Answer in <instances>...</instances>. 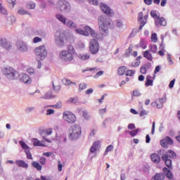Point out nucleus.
Returning <instances> with one entry per match:
<instances>
[{"instance_id":"19","label":"nucleus","mask_w":180,"mask_h":180,"mask_svg":"<svg viewBox=\"0 0 180 180\" xmlns=\"http://www.w3.org/2000/svg\"><path fill=\"white\" fill-rule=\"evenodd\" d=\"M164 179H165V176L162 173H158L151 178V180H164Z\"/></svg>"},{"instance_id":"36","label":"nucleus","mask_w":180,"mask_h":180,"mask_svg":"<svg viewBox=\"0 0 180 180\" xmlns=\"http://www.w3.org/2000/svg\"><path fill=\"white\" fill-rule=\"evenodd\" d=\"M134 74H136V70H128L125 72L127 77H133Z\"/></svg>"},{"instance_id":"35","label":"nucleus","mask_w":180,"mask_h":180,"mask_svg":"<svg viewBox=\"0 0 180 180\" xmlns=\"http://www.w3.org/2000/svg\"><path fill=\"white\" fill-rule=\"evenodd\" d=\"M160 144L163 148H168V146H169V143L165 141V138L160 141Z\"/></svg>"},{"instance_id":"33","label":"nucleus","mask_w":180,"mask_h":180,"mask_svg":"<svg viewBox=\"0 0 180 180\" xmlns=\"http://www.w3.org/2000/svg\"><path fill=\"white\" fill-rule=\"evenodd\" d=\"M158 49L157 47V45H150L149 47V51H151V53H153L154 54H155V53H157Z\"/></svg>"},{"instance_id":"45","label":"nucleus","mask_w":180,"mask_h":180,"mask_svg":"<svg viewBox=\"0 0 180 180\" xmlns=\"http://www.w3.org/2000/svg\"><path fill=\"white\" fill-rule=\"evenodd\" d=\"M166 176L169 179L174 180V175L172 174V172H171V170H168V172L166 173Z\"/></svg>"},{"instance_id":"13","label":"nucleus","mask_w":180,"mask_h":180,"mask_svg":"<svg viewBox=\"0 0 180 180\" xmlns=\"http://www.w3.org/2000/svg\"><path fill=\"white\" fill-rule=\"evenodd\" d=\"M100 144H101V141H95L90 148V153H91L92 154H94V153H96V151H98V150L99 149Z\"/></svg>"},{"instance_id":"6","label":"nucleus","mask_w":180,"mask_h":180,"mask_svg":"<svg viewBox=\"0 0 180 180\" xmlns=\"http://www.w3.org/2000/svg\"><path fill=\"white\" fill-rule=\"evenodd\" d=\"M63 119L70 124H74L77 122V117L70 111H65L63 113Z\"/></svg>"},{"instance_id":"7","label":"nucleus","mask_w":180,"mask_h":180,"mask_svg":"<svg viewBox=\"0 0 180 180\" xmlns=\"http://www.w3.org/2000/svg\"><path fill=\"white\" fill-rule=\"evenodd\" d=\"M89 51L91 54H98L99 51V42L96 39H91L89 42Z\"/></svg>"},{"instance_id":"30","label":"nucleus","mask_w":180,"mask_h":180,"mask_svg":"<svg viewBox=\"0 0 180 180\" xmlns=\"http://www.w3.org/2000/svg\"><path fill=\"white\" fill-rule=\"evenodd\" d=\"M43 98L44 99H53V98H56V96L53 95V93L50 91L45 94Z\"/></svg>"},{"instance_id":"47","label":"nucleus","mask_w":180,"mask_h":180,"mask_svg":"<svg viewBox=\"0 0 180 180\" xmlns=\"http://www.w3.org/2000/svg\"><path fill=\"white\" fill-rule=\"evenodd\" d=\"M160 70H161V68L160 67V65L156 66V68L154 70V75L153 77V79H155V74H157L158 72H160Z\"/></svg>"},{"instance_id":"20","label":"nucleus","mask_w":180,"mask_h":180,"mask_svg":"<svg viewBox=\"0 0 180 180\" xmlns=\"http://www.w3.org/2000/svg\"><path fill=\"white\" fill-rule=\"evenodd\" d=\"M143 56L145 58H147L148 61H153V54H151L148 50L145 51L143 53Z\"/></svg>"},{"instance_id":"56","label":"nucleus","mask_w":180,"mask_h":180,"mask_svg":"<svg viewBox=\"0 0 180 180\" xmlns=\"http://www.w3.org/2000/svg\"><path fill=\"white\" fill-rule=\"evenodd\" d=\"M53 88L54 89V91H56V92H58V91H60V89H61V86L60 85H54V83H53Z\"/></svg>"},{"instance_id":"60","label":"nucleus","mask_w":180,"mask_h":180,"mask_svg":"<svg viewBox=\"0 0 180 180\" xmlns=\"http://www.w3.org/2000/svg\"><path fill=\"white\" fill-rule=\"evenodd\" d=\"M103 71L101 70L99 72H98L95 75H94V78H98V77H101V75H103Z\"/></svg>"},{"instance_id":"32","label":"nucleus","mask_w":180,"mask_h":180,"mask_svg":"<svg viewBox=\"0 0 180 180\" xmlns=\"http://www.w3.org/2000/svg\"><path fill=\"white\" fill-rule=\"evenodd\" d=\"M76 32L79 34H82L83 36H89V32H88L87 31L82 30L81 29H77Z\"/></svg>"},{"instance_id":"3","label":"nucleus","mask_w":180,"mask_h":180,"mask_svg":"<svg viewBox=\"0 0 180 180\" xmlns=\"http://www.w3.org/2000/svg\"><path fill=\"white\" fill-rule=\"evenodd\" d=\"M176 158V153L174 150H169L162 155V160L169 169H172V160Z\"/></svg>"},{"instance_id":"18","label":"nucleus","mask_w":180,"mask_h":180,"mask_svg":"<svg viewBox=\"0 0 180 180\" xmlns=\"http://www.w3.org/2000/svg\"><path fill=\"white\" fill-rule=\"evenodd\" d=\"M151 106H153V108H157L158 109H161L164 105H162V103H161V101L159 99H156L155 101L151 103Z\"/></svg>"},{"instance_id":"5","label":"nucleus","mask_w":180,"mask_h":180,"mask_svg":"<svg viewBox=\"0 0 180 180\" xmlns=\"http://www.w3.org/2000/svg\"><path fill=\"white\" fill-rule=\"evenodd\" d=\"M56 9L60 12H70L71 5L65 0H59L56 4Z\"/></svg>"},{"instance_id":"53","label":"nucleus","mask_w":180,"mask_h":180,"mask_svg":"<svg viewBox=\"0 0 180 180\" xmlns=\"http://www.w3.org/2000/svg\"><path fill=\"white\" fill-rule=\"evenodd\" d=\"M141 74H147V69L145 65L142 66L140 70Z\"/></svg>"},{"instance_id":"41","label":"nucleus","mask_w":180,"mask_h":180,"mask_svg":"<svg viewBox=\"0 0 180 180\" xmlns=\"http://www.w3.org/2000/svg\"><path fill=\"white\" fill-rule=\"evenodd\" d=\"M91 58V55L89 53H84L80 56L81 60H89Z\"/></svg>"},{"instance_id":"62","label":"nucleus","mask_w":180,"mask_h":180,"mask_svg":"<svg viewBox=\"0 0 180 180\" xmlns=\"http://www.w3.org/2000/svg\"><path fill=\"white\" fill-rule=\"evenodd\" d=\"M54 110L53 109H48L46 110V115H54Z\"/></svg>"},{"instance_id":"55","label":"nucleus","mask_w":180,"mask_h":180,"mask_svg":"<svg viewBox=\"0 0 180 180\" xmlns=\"http://www.w3.org/2000/svg\"><path fill=\"white\" fill-rule=\"evenodd\" d=\"M77 102H78V100H77L75 98H70L68 101V103H77Z\"/></svg>"},{"instance_id":"9","label":"nucleus","mask_w":180,"mask_h":180,"mask_svg":"<svg viewBox=\"0 0 180 180\" xmlns=\"http://www.w3.org/2000/svg\"><path fill=\"white\" fill-rule=\"evenodd\" d=\"M67 32L62 31V32H57L56 33V41L60 43V44H64L65 41H67Z\"/></svg>"},{"instance_id":"61","label":"nucleus","mask_w":180,"mask_h":180,"mask_svg":"<svg viewBox=\"0 0 180 180\" xmlns=\"http://www.w3.org/2000/svg\"><path fill=\"white\" fill-rule=\"evenodd\" d=\"M159 101L162 104L165 103V102H167V96L165 95L162 98H159Z\"/></svg>"},{"instance_id":"44","label":"nucleus","mask_w":180,"mask_h":180,"mask_svg":"<svg viewBox=\"0 0 180 180\" xmlns=\"http://www.w3.org/2000/svg\"><path fill=\"white\" fill-rule=\"evenodd\" d=\"M132 51H133V46H129V48L126 51L127 57H129V56H130V54H131Z\"/></svg>"},{"instance_id":"63","label":"nucleus","mask_w":180,"mask_h":180,"mask_svg":"<svg viewBox=\"0 0 180 180\" xmlns=\"http://www.w3.org/2000/svg\"><path fill=\"white\" fill-rule=\"evenodd\" d=\"M39 162H40V164H41V165H46V158H40Z\"/></svg>"},{"instance_id":"31","label":"nucleus","mask_w":180,"mask_h":180,"mask_svg":"<svg viewBox=\"0 0 180 180\" xmlns=\"http://www.w3.org/2000/svg\"><path fill=\"white\" fill-rule=\"evenodd\" d=\"M50 108H54V109H61L63 108V103L58 101L55 105H49Z\"/></svg>"},{"instance_id":"29","label":"nucleus","mask_w":180,"mask_h":180,"mask_svg":"<svg viewBox=\"0 0 180 180\" xmlns=\"http://www.w3.org/2000/svg\"><path fill=\"white\" fill-rule=\"evenodd\" d=\"M62 82L63 85H77L75 82H72L70 79H63Z\"/></svg>"},{"instance_id":"10","label":"nucleus","mask_w":180,"mask_h":180,"mask_svg":"<svg viewBox=\"0 0 180 180\" xmlns=\"http://www.w3.org/2000/svg\"><path fill=\"white\" fill-rule=\"evenodd\" d=\"M100 8L102 12H103V13L108 15V16H112V15L113 14V11L110 9V7L105 4L101 3L100 4Z\"/></svg>"},{"instance_id":"23","label":"nucleus","mask_w":180,"mask_h":180,"mask_svg":"<svg viewBox=\"0 0 180 180\" xmlns=\"http://www.w3.org/2000/svg\"><path fill=\"white\" fill-rule=\"evenodd\" d=\"M31 165L34 168H36L37 171H41L43 168V167L41 166V165H40V163H39V162L34 161L31 163Z\"/></svg>"},{"instance_id":"15","label":"nucleus","mask_w":180,"mask_h":180,"mask_svg":"<svg viewBox=\"0 0 180 180\" xmlns=\"http://www.w3.org/2000/svg\"><path fill=\"white\" fill-rule=\"evenodd\" d=\"M32 141L33 143V146H34V147H46V145L43 143H44V141H39L37 139H32Z\"/></svg>"},{"instance_id":"28","label":"nucleus","mask_w":180,"mask_h":180,"mask_svg":"<svg viewBox=\"0 0 180 180\" xmlns=\"http://www.w3.org/2000/svg\"><path fill=\"white\" fill-rule=\"evenodd\" d=\"M150 16H152V18H153V19H155V20L156 19H158V18H160V13H158V11L152 10L150 11Z\"/></svg>"},{"instance_id":"59","label":"nucleus","mask_w":180,"mask_h":180,"mask_svg":"<svg viewBox=\"0 0 180 180\" xmlns=\"http://www.w3.org/2000/svg\"><path fill=\"white\" fill-rule=\"evenodd\" d=\"M143 18H144V14H143V12H140L139 13V18H138V20L139 22H143Z\"/></svg>"},{"instance_id":"12","label":"nucleus","mask_w":180,"mask_h":180,"mask_svg":"<svg viewBox=\"0 0 180 180\" xmlns=\"http://www.w3.org/2000/svg\"><path fill=\"white\" fill-rule=\"evenodd\" d=\"M0 46L6 50H12V45L11 44V42H9V41L6 40L5 38L1 39Z\"/></svg>"},{"instance_id":"14","label":"nucleus","mask_w":180,"mask_h":180,"mask_svg":"<svg viewBox=\"0 0 180 180\" xmlns=\"http://www.w3.org/2000/svg\"><path fill=\"white\" fill-rule=\"evenodd\" d=\"M144 19L145 20L141 21V25L139 26V27L136 31V29H134L132 30L133 33H136V32H140V30H141V29L144 27V26L146 25V23H147V20L148 19V15H145Z\"/></svg>"},{"instance_id":"11","label":"nucleus","mask_w":180,"mask_h":180,"mask_svg":"<svg viewBox=\"0 0 180 180\" xmlns=\"http://www.w3.org/2000/svg\"><path fill=\"white\" fill-rule=\"evenodd\" d=\"M155 25L157 27H165L167 26V20L164 17H158L155 20Z\"/></svg>"},{"instance_id":"51","label":"nucleus","mask_w":180,"mask_h":180,"mask_svg":"<svg viewBox=\"0 0 180 180\" xmlns=\"http://www.w3.org/2000/svg\"><path fill=\"white\" fill-rule=\"evenodd\" d=\"M148 115V112H147L146 110H141L139 113V116L141 117H143V116H147Z\"/></svg>"},{"instance_id":"49","label":"nucleus","mask_w":180,"mask_h":180,"mask_svg":"<svg viewBox=\"0 0 180 180\" xmlns=\"http://www.w3.org/2000/svg\"><path fill=\"white\" fill-rule=\"evenodd\" d=\"M141 93H140V90L135 89L133 91V96H140Z\"/></svg>"},{"instance_id":"50","label":"nucleus","mask_w":180,"mask_h":180,"mask_svg":"<svg viewBox=\"0 0 180 180\" xmlns=\"http://www.w3.org/2000/svg\"><path fill=\"white\" fill-rule=\"evenodd\" d=\"M90 4L98 6L99 5V0H89Z\"/></svg>"},{"instance_id":"16","label":"nucleus","mask_w":180,"mask_h":180,"mask_svg":"<svg viewBox=\"0 0 180 180\" xmlns=\"http://www.w3.org/2000/svg\"><path fill=\"white\" fill-rule=\"evenodd\" d=\"M15 164L16 165H18V167H20L21 168H25V169H27V168H29V164L25 162V160H16Z\"/></svg>"},{"instance_id":"38","label":"nucleus","mask_w":180,"mask_h":180,"mask_svg":"<svg viewBox=\"0 0 180 180\" xmlns=\"http://www.w3.org/2000/svg\"><path fill=\"white\" fill-rule=\"evenodd\" d=\"M139 131H140V129H136L133 130V131H129V134H130V136L131 137H134L135 136H137V134L139 133Z\"/></svg>"},{"instance_id":"46","label":"nucleus","mask_w":180,"mask_h":180,"mask_svg":"<svg viewBox=\"0 0 180 180\" xmlns=\"http://www.w3.org/2000/svg\"><path fill=\"white\" fill-rule=\"evenodd\" d=\"M0 12L3 13V15H8V11L2 6V4H0Z\"/></svg>"},{"instance_id":"17","label":"nucleus","mask_w":180,"mask_h":180,"mask_svg":"<svg viewBox=\"0 0 180 180\" xmlns=\"http://www.w3.org/2000/svg\"><path fill=\"white\" fill-rule=\"evenodd\" d=\"M150 158H151L153 162H154L155 164H159V162L161 161V158L157 153H153L150 155Z\"/></svg>"},{"instance_id":"25","label":"nucleus","mask_w":180,"mask_h":180,"mask_svg":"<svg viewBox=\"0 0 180 180\" xmlns=\"http://www.w3.org/2000/svg\"><path fill=\"white\" fill-rule=\"evenodd\" d=\"M126 70H127V68L126 66L120 67L117 70L118 75H124V73L126 72Z\"/></svg>"},{"instance_id":"37","label":"nucleus","mask_w":180,"mask_h":180,"mask_svg":"<svg viewBox=\"0 0 180 180\" xmlns=\"http://www.w3.org/2000/svg\"><path fill=\"white\" fill-rule=\"evenodd\" d=\"M27 8L28 9H34L36 8V4L33 1H30L27 4Z\"/></svg>"},{"instance_id":"2","label":"nucleus","mask_w":180,"mask_h":180,"mask_svg":"<svg viewBox=\"0 0 180 180\" xmlns=\"http://www.w3.org/2000/svg\"><path fill=\"white\" fill-rule=\"evenodd\" d=\"M74 54H75V49H74V46L69 45L68 46V50L62 51L59 57L62 61L70 63L74 60Z\"/></svg>"},{"instance_id":"8","label":"nucleus","mask_w":180,"mask_h":180,"mask_svg":"<svg viewBox=\"0 0 180 180\" xmlns=\"http://www.w3.org/2000/svg\"><path fill=\"white\" fill-rule=\"evenodd\" d=\"M34 53L37 57H40L41 60H44L47 57V49L44 45L35 48Z\"/></svg>"},{"instance_id":"39","label":"nucleus","mask_w":180,"mask_h":180,"mask_svg":"<svg viewBox=\"0 0 180 180\" xmlns=\"http://www.w3.org/2000/svg\"><path fill=\"white\" fill-rule=\"evenodd\" d=\"M151 41L153 43H157V41H158V37H157V34L156 33H153L151 34Z\"/></svg>"},{"instance_id":"43","label":"nucleus","mask_w":180,"mask_h":180,"mask_svg":"<svg viewBox=\"0 0 180 180\" xmlns=\"http://www.w3.org/2000/svg\"><path fill=\"white\" fill-rule=\"evenodd\" d=\"M88 86L86 85V83H81L79 85V91H84V89H86V87Z\"/></svg>"},{"instance_id":"4","label":"nucleus","mask_w":180,"mask_h":180,"mask_svg":"<svg viewBox=\"0 0 180 180\" xmlns=\"http://www.w3.org/2000/svg\"><path fill=\"white\" fill-rule=\"evenodd\" d=\"M81 133H82L81 126L78 124L72 125L70 129L69 138L70 140H78L81 136Z\"/></svg>"},{"instance_id":"48","label":"nucleus","mask_w":180,"mask_h":180,"mask_svg":"<svg viewBox=\"0 0 180 180\" xmlns=\"http://www.w3.org/2000/svg\"><path fill=\"white\" fill-rule=\"evenodd\" d=\"M165 139V141H167L169 144L170 145L174 144V141H172V139H171V137L166 136Z\"/></svg>"},{"instance_id":"27","label":"nucleus","mask_w":180,"mask_h":180,"mask_svg":"<svg viewBox=\"0 0 180 180\" xmlns=\"http://www.w3.org/2000/svg\"><path fill=\"white\" fill-rule=\"evenodd\" d=\"M66 26L70 27V29H77V24H75L72 20H68L66 23Z\"/></svg>"},{"instance_id":"52","label":"nucleus","mask_w":180,"mask_h":180,"mask_svg":"<svg viewBox=\"0 0 180 180\" xmlns=\"http://www.w3.org/2000/svg\"><path fill=\"white\" fill-rule=\"evenodd\" d=\"M90 34H91V37H94V39H98V34H96V32H95V30H91Z\"/></svg>"},{"instance_id":"22","label":"nucleus","mask_w":180,"mask_h":180,"mask_svg":"<svg viewBox=\"0 0 180 180\" xmlns=\"http://www.w3.org/2000/svg\"><path fill=\"white\" fill-rule=\"evenodd\" d=\"M18 49L20 51H27V46L23 42H20L17 44Z\"/></svg>"},{"instance_id":"54","label":"nucleus","mask_w":180,"mask_h":180,"mask_svg":"<svg viewBox=\"0 0 180 180\" xmlns=\"http://www.w3.org/2000/svg\"><path fill=\"white\" fill-rule=\"evenodd\" d=\"M112 150H113V146L112 145L108 146L105 149V154H108L109 151H112Z\"/></svg>"},{"instance_id":"26","label":"nucleus","mask_w":180,"mask_h":180,"mask_svg":"<svg viewBox=\"0 0 180 180\" xmlns=\"http://www.w3.org/2000/svg\"><path fill=\"white\" fill-rule=\"evenodd\" d=\"M153 77L151 76L146 77V82L145 83L146 86H153Z\"/></svg>"},{"instance_id":"21","label":"nucleus","mask_w":180,"mask_h":180,"mask_svg":"<svg viewBox=\"0 0 180 180\" xmlns=\"http://www.w3.org/2000/svg\"><path fill=\"white\" fill-rule=\"evenodd\" d=\"M21 81L24 82V84H31L32 83V79H30V77L27 75H22L21 77Z\"/></svg>"},{"instance_id":"24","label":"nucleus","mask_w":180,"mask_h":180,"mask_svg":"<svg viewBox=\"0 0 180 180\" xmlns=\"http://www.w3.org/2000/svg\"><path fill=\"white\" fill-rule=\"evenodd\" d=\"M56 19H58V20H59L60 22H63V25H66L67 23V18H65V16L61 14H57Z\"/></svg>"},{"instance_id":"42","label":"nucleus","mask_w":180,"mask_h":180,"mask_svg":"<svg viewBox=\"0 0 180 180\" xmlns=\"http://www.w3.org/2000/svg\"><path fill=\"white\" fill-rule=\"evenodd\" d=\"M25 153L26 154L27 160H33V156H32V153H30V150L29 149L25 150Z\"/></svg>"},{"instance_id":"58","label":"nucleus","mask_w":180,"mask_h":180,"mask_svg":"<svg viewBox=\"0 0 180 180\" xmlns=\"http://www.w3.org/2000/svg\"><path fill=\"white\" fill-rule=\"evenodd\" d=\"M18 13H19L20 15H27V11L23 10V8H20V9L18 10Z\"/></svg>"},{"instance_id":"64","label":"nucleus","mask_w":180,"mask_h":180,"mask_svg":"<svg viewBox=\"0 0 180 180\" xmlns=\"http://www.w3.org/2000/svg\"><path fill=\"white\" fill-rule=\"evenodd\" d=\"M41 179L42 180H51V178L46 176H41Z\"/></svg>"},{"instance_id":"34","label":"nucleus","mask_w":180,"mask_h":180,"mask_svg":"<svg viewBox=\"0 0 180 180\" xmlns=\"http://www.w3.org/2000/svg\"><path fill=\"white\" fill-rule=\"evenodd\" d=\"M160 144L163 148H168V146H169V143L165 141V138L160 141Z\"/></svg>"},{"instance_id":"1","label":"nucleus","mask_w":180,"mask_h":180,"mask_svg":"<svg viewBox=\"0 0 180 180\" xmlns=\"http://www.w3.org/2000/svg\"><path fill=\"white\" fill-rule=\"evenodd\" d=\"M111 22L110 18H106L104 16H100L98 18V26L101 34L106 36L109 33V27H110Z\"/></svg>"},{"instance_id":"57","label":"nucleus","mask_w":180,"mask_h":180,"mask_svg":"<svg viewBox=\"0 0 180 180\" xmlns=\"http://www.w3.org/2000/svg\"><path fill=\"white\" fill-rule=\"evenodd\" d=\"M40 41H41V38L39 37H36L33 39V43L36 44V43H40Z\"/></svg>"},{"instance_id":"40","label":"nucleus","mask_w":180,"mask_h":180,"mask_svg":"<svg viewBox=\"0 0 180 180\" xmlns=\"http://www.w3.org/2000/svg\"><path fill=\"white\" fill-rule=\"evenodd\" d=\"M19 143L20 144L22 148H23V150H29V147L26 144V143L23 142L22 141H20Z\"/></svg>"}]
</instances>
